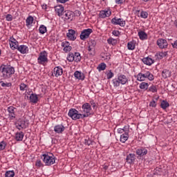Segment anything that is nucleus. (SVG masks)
<instances>
[{
	"label": "nucleus",
	"instance_id": "obj_1",
	"mask_svg": "<svg viewBox=\"0 0 177 177\" xmlns=\"http://www.w3.org/2000/svg\"><path fill=\"white\" fill-rule=\"evenodd\" d=\"M0 71L2 73L3 80H9L15 73V67L9 64H1Z\"/></svg>",
	"mask_w": 177,
	"mask_h": 177
},
{
	"label": "nucleus",
	"instance_id": "obj_2",
	"mask_svg": "<svg viewBox=\"0 0 177 177\" xmlns=\"http://www.w3.org/2000/svg\"><path fill=\"white\" fill-rule=\"evenodd\" d=\"M45 165L50 167L56 162V157L53 153H44L41 157Z\"/></svg>",
	"mask_w": 177,
	"mask_h": 177
},
{
	"label": "nucleus",
	"instance_id": "obj_3",
	"mask_svg": "<svg viewBox=\"0 0 177 177\" xmlns=\"http://www.w3.org/2000/svg\"><path fill=\"white\" fill-rule=\"evenodd\" d=\"M146 78H147L149 81H153L154 80V75L149 71H142V73H139L137 75V81H140V82L145 81Z\"/></svg>",
	"mask_w": 177,
	"mask_h": 177
},
{
	"label": "nucleus",
	"instance_id": "obj_4",
	"mask_svg": "<svg viewBox=\"0 0 177 177\" xmlns=\"http://www.w3.org/2000/svg\"><path fill=\"white\" fill-rule=\"evenodd\" d=\"M68 115L75 121L77 120H80V118H81V113H80L78 111L75 109H71L68 113Z\"/></svg>",
	"mask_w": 177,
	"mask_h": 177
},
{
	"label": "nucleus",
	"instance_id": "obj_5",
	"mask_svg": "<svg viewBox=\"0 0 177 177\" xmlns=\"http://www.w3.org/2000/svg\"><path fill=\"white\" fill-rule=\"evenodd\" d=\"M93 32V30L91 28L84 29L80 34V39L82 41H85L89 38V35H91Z\"/></svg>",
	"mask_w": 177,
	"mask_h": 177
},
{
	"label": "nucleus",
	"instance_id": "obj_6",
	"mask_svg": "<svg viewBox=\"0 0 177 177\" xmlns=\"http://www.w3.org/2000/svg\"><path fill=\"white\" fill-rule=\"evenodd\" d=\"M39 64H44L48 62V53L46 50L40 53L39 57L37 58Z\"/></svg>",
	"mask_w": 177,
	"mask_h": 177
},
{
	"label": "nucleus",
	"instance_id": "obj_7",
	"mask_svg": "<svg viewBox=\"0 0 177 177\" xmlns=\"http://www.w3.org/2000/svg\"><path fill=\"white\" fill-rule=\"evenodd\" d=\"M111 23L113 26H120V27H125V20L122 18L114 17L111 19Z\"/></svg>",
	"mask_w": 177,
	"mask_h": 177
},
{
	"label": "nucleus",
	"instance_id": "obj_8",
	"mask_svg": "<svg viewBox=\"0 0 177 177\" xmlns=\"http://www.w3.org/2000/svg\"><path fill=\"white\" fill-rule=\"evenodd\" d=\"M78 34L75 30L69 29L66 33V37L70 41H75Z\"/></svg>",
	"mask_w": 177,
	"mask_h": 177
},
{
	"label": "nucleus",
	"instance_id": "obj_9",
	"mask_svg": "<svg viewBox=\"0 0 177 177\" xmlns=\"http://www.w3.org/2000/svg\"><path fill=\"white\" fill-rule=\"evenodd\" d=\"M91 111H92V106L88 102H86L82 104V109L80 110V113H86V114L91 115Z\"/></svg>",
	"mask_w": 177,
	"mask_h": 177
},
{
	"label": "nucleus",
	"instance_id": "obj_10",
	"mask_svg": "<svg viewBox=\"0 0 177 177\" xmlns=\"http://www.w3.org/2000/svg\"><path fill=\"white\" fill-rule=\"evenodd\" d=\"M156 44L160 49H167L168 48V41L165 39H158Z\"/></svg>",
	"mask_w": 177,
	"mask_h": 177
},
{
	"label": "nucleus",
	"instance_id": "obj_11",
	"mask_svg": "<svg viewBox=\"0 0 177 177\" xmlns=\"http://www.w3.org/2000/svg\"><path fill=\"white\" fill-rule=\"evenodd\" d=\"M135 160H136V156L135 153H129L127 156L126 161L128 164H130V165L135 164Z\"/></svg>",
	"mask_w": 177,
	"mask_h": 177
},
{
	"label": "nucleus",
	"instance_id": "obj_12",
	"mask_svg": "<svg viewBox=\"0 0 177 177\" xmlns=\"http://www.w3.org/2000/svg\"><path fill=\"white\" fill-rule=\"evenodd\" d=\"M55 13H57V16L59 17L64 15V7H63L62 5L55 6Z\"/></svg>",
	"mask_w": 177,
	"mask_h": 177
},
{
	"label": "nucleus",
	"instance_id": "obj_13",
	"mask_svg": "<svg viewBox=\"0 0 177 177\" xmlns=\"http://www.w3.org/2000/svg\"><path fill=\"white\" fill-rule=\"evenodd\" d=\"M66 129V127L63 124H57L54 127V131L55 133H63Z\"/></svg>",
	"mask_w": 177,
	"mask_h": 177
},
{
	"label": "nucleus",
	"instance_id": "obj_14",
	"mask_svg": "<svg viewBox=\"0 0 177 177\" xmlns=\"http://www.w3.org/2000/svg\"><path fill=\"white\" fill-rule=\"evenodd\" d=\"M118 78L119 79V82L121 85H125V84H128V77L125 75H118Z\"/></svg>",
	"mask_w": 177,
	"mask_h": 177
},
{
	"label": "nucleus",
	"instance_id": "obj_15",
	"mask_svg": "<svg viewBox=\"0 0 177 177\" xmlns=\"http://www.w3.org/2000/svg\"><path fill=\"white\" fill-rule=\"evenodd\" d=\"M129 138V130L127 129L125 130V133H122L120 136V142L122 143H125L126 140H128Z\"/></svg>",
	"mask_w": 177,
	"mask_h": 177
},
{
	"label": "nucleus",
	"instance_id": "obj_16",
	"mask_svg": "<svg viewBox=\"0 0 177 177\" xmlns=\"http://www.w3.org/2000/svg\"><path fill=\"white\" fill-rule=\"evenodd\" d=\"M15 110H16V108L13 106L8 107L7 111H8L11 120L16 118V113H15Z\"/></svg>",
	"mask_w": 177,
	"mask_h": 177
},
{
	"label": "nucleus",
	"instance_id": "obj_17",
	"mask_svg": "<svg viewBox=\"0 0 177 177\" xmlns=\"http://www.w3.org/2000/svg\"><path fill=\"white\" fill-rule=\"evenodd\" d=\"M55 77H60L63 74V68L60 66H56L53 69V73Z\"/></svg>",
	"mask_w": 177,
	"mask_h": 177
},
{
	"label": "nucleus",
	"instance_id": "obj_18",
	"mask_svg": "<svg viewBox=\"0 0 177 177\" xmlns=\"http://www.w3.org/2000/svg\"><path fill=\"white\" fill-rule=\"evenodd\" d=\"M137 156H140V157H143V156H146L147 154V149L145 148H139L136 151Z\"/></svg>",
	"mask_w": 177,
	"mask_h": 177
},
{
	"label": "nucleus",
	"instance_id": "obj_19",
	"mask_svg": "<svg viewBox=\"0 0 177 177\" xmlns=\"http://www.w3.org/2000/svg\"><path fill=\"white\" fill-rule=\"evenodd\" d=\"M142 62L147 66H151L154 63V60L149 57L142 58Z\"/></svg>",
	"mask_w": 177,
	"mask_h": 177
},
{
	"label": "nucleus",
	"instance_id": "obj_20",
	"mask_svg": "<svg viewBox=\"0 0 177 177\" xmlns=\"http://www.w3.org/2000/svg\"><path fill=\"white\" fill-rule=\"evenodd\" d=\"M73 75H74L75 78H76L77 80H81L82 81H84V80H85V75H84V73H82V72L76 71L74 73Z\"/></svg>",
	"mask_w": 177,
	"mask_h": 177
},
{
	"label": "nucleus",
	"instance_id": "obj_21",
	"mask_svg": "<svg viewBox=\"0 0 177 177\" xmlns=\"http://www.w3.org/2000/svg\"><path fill=\"white\" fill-rule=\"evenodd\" d=\"M17 50H19L20 53L24 55L25 53H27V52H28V47L26 45H21L17 48Z\"/></svg>",
	"mask_w": 177,
	"mask_h": 177
},
{
	"label": "nucleus",
	"instance_id": "obj_22",
	"mask_svg": "<svg viewBox=\"0 0 177 177\" xmlns=\"http://www.w3.org/2000/svg\"><path fill=\"white\" fill-rule=\"evenodd\" d=\"M138 37L141 41H145V39H147V33L143 30L139 31Z\"/></svg>",
	"mask_w": 177,
	"mask_h": 177
},
{
	"label": "nucleus",
	"instance_id": "obj_23",
	"mask_svg": "<svg viewBox=\"0 0 177 177\" xmlns=\"http://www.w3.org/2000/svg\"><path fill=\"white\" fill-rule=\"evenodd\" d=\"M64 13H65L64 16L66 20H71L74 17V14L71 11H65Z\"/></svg>",
	"mask_w": 177,
	"mask_h": 177
},
{
	"label": "nucleus",
	"instance_id": "obj_24",
	"mask_svg": "<svg viewBox=\"0 0 177 177\" xmlns=\"http://www.w3.org/2000/svg\"><path fill=\"white\" fill-rule=\"evenodd\" d=\"M162 77L165 80L167 78H169V77H171V71H169V70L167 69H164L162 72Z\"/></svg>",
	"mask_w": 177,
	"mask_h": 177
},
{
	"label": "nucleus",
	"instance_id": "obj_25",
	"mask_svg": "<svg viewBox=\"0 0 177 177\" xmlns=\"http://www.w3.org/2000/svg\"><path fill=\"white\" fill-rule=\"evenodd\" d=\"M23 138H24V133L23 132L16 133L15 140H17V142H21V140H23Z\"/></svg>",
	"mask_w": 177,
	"mask_h": 177
},
{
	"label": "nucleus",
	"instance_id": "obj_26",
	"mask_svg": "<svg viewBox=\"0 0 177 177\" xmlns=\"http://www.w3.org/2000/svg\"><path fill=\"white\" fill-rule=\"evenodd\" d=\"M31 103H37L38 102V95L35 93L30 94L29 97Z\"/></svg>",
	"mask_w": 177,
	"mask_h": 177
},
{
	"label": "nucleus",
	"instance_id": "obj_27",
	"mask_svg": "<svg viewBox=\"0 0 177 177\" xmlns=\"http://www.w3.org/2000/svg\"><path fill=\"white\" fill-rule=\"evenodd\" d=\"M34 21V17L32 16H28L26 20V26H31Z\"/></svg>",
	"mask_w": 177,
	"mask_h": 177
},
{
	"label": "nucleus",
	"instance_id": "obj_28",
	"mask_svg": "<svg viewBox=\"0 0 177 177\" xmlns=\"http://www.w3.org/2000/svg\"><path fill=\"white\" fill-rule=\"evenodd\" d=\"M112 84L114 88H118V86H120V85L121 84V82H120V80L118 79V77H117L112 80Z\"/></svg>",
	"mask_w": 177,
	"mask_h": 177
},
{
	"label": "nucleus",
	"instance_id": "obj_29",
	"mask_svg": "<svg viewBox=\"0 0 177 177\" xmlns=\"http://www.w3.org/2000/svg\"><path fill=\"white\" fill-rule=\"evenodd\" d=\"M168 55V52L167 51H165V52H159L156 54V56L158 57V59H162L163 57H165V56H167Z\"/></svg>",
	"mask_w": 177,
	"mask_h": 177
},
{
	"label": "nucleus",
	"instance_id": "obj_30",
	"mask_svg": "<svg viewBox=\"0 0 177 177\" xmlns=\"http://www.w3.org/2000/svg\"><path fill=\"white\" fill-rule=\"evenodd\" d=\"M84 143L86 146H93V143H95V142H93V140H92V139L87 138L84 139Z\"/></svg>",
	"mask_w": 177,
	"mask_h": 177
},
{
	"label": "nucleus",
	"instance_id": "obj_31",
	"mask_svg": "<svg viewBox=\"0 0 177 177\" xmlns=\"http://www.w3.org/2000/svg\"><path fill=\"white\" fill-rule=\"evenodd\" d=\"M160 107L163 110H166L167 107H169V103H168V102H167L166 100H162L160 104Z\"/></svg>",
	"mask_w": 177,
	"mask_h": 177
},
{
	"label": "nucleus",
	"instance_id": "obj_32",
	"mask_svg": "<svg viewBox=\"0 0 177 177\" xmlns=\"http://www.w3.org/2000/svg\"><path fill=\"white\" fill-rule=\"evenodd\" d=\"M140 89H145V91H147V89H149V83H146L145 82L140 83Z\"/></svg>",
	"mask_w": 177,
	"mask_h": 177
},
{
	"label": "nucleus",
	"instance_id": "obj_33",
	"mask_svg": "<svg viewBox=\"0 0 177 177\" xmlns=\"http://www.w3.org/2000/svg\"><path fill=\"white\" fill-rule=\"evenodd\" d=\"M74 60L76 63L81 62V54L80 53H75L74 54Z\"/></svg>",
	"mask_w": 177,
	"mask_h": 177
},
{
	"label": "nucleus",
	"instance_id": "obj_34",
	"mask_svg": "<svg viewBox=\"0 0 177 177\" xmlns=\"http://www.w3.org/2000/svg\"><path fill=\"white\" fill-rule=\"evenodd\" d=\"M0 84L3 88H11L12 86V82L5 83L3 81H1Z\"/></svg>",
	"mask_w": 177,
	"mask_h": 177
},
{
	"label": "nucleus",
	"instance_id": "obj_35",
	"mask_svg": "<svg viewBox=\"0 0 177 177\" xmlns=\"http://www.w3.org/2000/svg\"><path fill=\"white\" fill-rule=\"evenodd\" d=\"M95 46H96V41L93 39L90 40L88 48L95 49Z\"/></svg>",
	"mask_w": 177,
	"mask_h": 177
},
{
	"label": "nucleus",
	"instance_id": "obj_36",
	"mask_svg": "<svg viewBox=\"0 0 177 177\" xmlns=\"http://www.w3.org/2000/svg\"><path fill=\"white\" fill-rule=\"evenodd\" d=\"M39 31L40 34H45V32H46L47 31L46 26H45L44 25H41L39 28Z\"/></svg>",
	"mask_w": 177,
	"mask_h": 177
},
{
	"label": "nucleus",
	"instance_id": "obj_37",
	"mask_svg": "<svg viewBox=\"0 0 177 177\" xmlns=\"http://www.w3.org/2000/svg\"><path fill=\"white\" fill-rule=\"evenodd\" d=\"M127 49L129 50H133L135 49V44L132 41H130L127 44Z\"/></svg>",
	"mask_w": 177,
	"mask_h": 177
},
{
	"label": "nucleus",
	"instance_id": "obj_38",
	"mask_svg": "<svg viewBox=\"0 0 177 177\" xmlns=\"http://www.w3.org/2000/svg\"><path fill=\"white\" fill-rule=\"evenodd\" d=\"M5 177H15V171H7L5 174Z\"/></svg>",
	"mask_w": 177,
	"mask_h": 177
},
{
	"label": "nucleus",
	"instance_id": "obj_39",
	"mask_svg": "<svg viewBox=\"0 0 177 177\" xmlns=\"http://www.w3.org/2000/svg\"><path fill=\"white\" fill-rule=\"evenodd\" d=\"M106 64L104 63H101L99 64L98 67H97V70L99 71H103L104 70H106Z\"/></svg>",
	"mask_w": 177,
	"mask_h": 177
},
{
	"label": "nucleus",
	"instance_id": "obj_40",
	"mask_svg": "<svg viewBox=\"0 0 177 177\" xmlns=\"http://www.w3.org/2000/svg\"><path fill=\"white\" fill-rule=\"evenodd\" d=\"M10 46L12 50L17 49V48H19V41H17V43L15 42V44L10 43Z\"/></svg>",
	"mask_w": 177,
	"mask_h": 177
},
{
	"label": "nucleus",
	"instance_id": "obj_41",
	"mask_svg": "<svg viewBox=\"0 0 177 177\" xmlns=\"http://www.w3.org/2000/svg\"><path fill=\"white\" fill-rule=\"evenodd\" d=\"M6 142L1 141L0 142V151H2L3 150H5L6 149Z\"/></svg>",
	"mask_w": 177,
	"mask_h": 177
},
{
	"label": "nucleus",
	"instance_id": "obj_42",
	"mask_svg": "<svg viewBox=\"0 0 177 177\" xmlns=\"http://www.w3.org/2000/svg\"><path fill=\"white\" fill-rule=\"evenodd\" d=\"M148 91L149 92H152L153 93H156V92H157V86L152 85L150 87H149Z\"/></svg>",
	"mask_w": 177,
	"mask_h": 177
},
{
	"label": "nucleus",
	"instance_id": "obj_43",
	"mask_svg": "<svg viewBox=\"0 0 177 177\" xmlns=\"http://www.w3.org/2000/svg\"><path fill=\"white\" fill-rule=\"evenodd\" d=\"M148 17H149V13L147 12L141 11L140 17H142V19H147Z\"/></svg>",
	"mask_w": 177,
	"mask_h": 177
},
{
	"label": "nucleus",
	"instance_id": "obj_44",
	"mask_svg": "<svg viewBox=\"0 0 177 177\" xmlns=\"http://www.w3.org/2000/svg\"><path fill=\"white\" fill-rule=\"evenodd\" d=\"M91 107H93V110H96L97 109V106H96V103H95V101L93 100H91L89 103Z\"/></svg>",
	"mask_w": 177,
	"mask_h": 177
},
{
	"label": "nucleus",
	"instance_id": "obj_45",
	"mask_svg": "<svg viewBox=\"0 0 177 177\" xmlns=\"http://www.w3.org/2000/svg\"><path fill=\"white\" fill-rule=\"evenodd\" d=\"M67 60L69 62H74V53H69L68 57H67Z\"/></svg>",
	"mask_w": 177,
	"mask_h": 177
},
{
	"label": "nucleus",
	"instance_id": "obj_46",
	"mask_svg": "<svg viewBox=\"0 0 177 177\" xmlns=\"http://www.w3.org/2000/svg\"><path fill=\"white\" fill-rule=\"evenodd\" d=\"M17 123L20 125V127H21V128H24L26 129V128L27 127L26 126V120H21L18 121Z\"/></svg>",
	"mask_w": 177,
	"mask_h": 177
},
{
	"label": "nucleus",
	"instance_id": "obj_47",
	"mask_svg": "<svg viewBox=\"0 0 177 177\" xmlns=\"http://www.w3.org/2000/svg\"><path fill=\"white\" fill-rule=\"evenodd\" d=\"M87 50H88L90 56H95V48H88Z\"/></svg>",
	"mask_w": 177,
	"mask_h": 177
},
{
	"label": "nucleus",
	"instance_id": "obj_48",
	"mask_svg": "<svg viewBox=\"0 0 177 177\" xmlns=\"http://www.w3.org/2000/svg\"><path fill=\"white\" fill-rule=\"evenodd\" d=\"M36 167H38V168H41V167H44V164H42V162L41 160H37L35 163Z\"/></svg>",
	"mask_w": 177,
	"mask_h": 177
},
{
	"label": "nucleus",
	"instance_id": "obj_49",
	"mask_svg": "<svg viewBox=\"0 0 177 177\" xmlns=\"http://www.w3.org/2000/svg\"><path fill=\"white\" fill-rule=\"evenodd\" d=\"M106 77L107 80H111V78L114 77V73L110 71L109 73H107Z\"/></svg>",
	"mask_w": 177,
	"mask_h": 177
},
{
	"label": "nucleus",
	"instance_id": "obj_50",
	"mask_svg": "<svg viewBox=\"0 0 177 177\" xmlns=\"http://www.w3.org/2000/svg\"><path fill=\"white\" fill-rule=\"evenodd\" d=\"M28 88L26 84L22 83L19 86L20 91H26V88Z\"/></svg>",
	"mask_w": 177,
	"mask_h": 177
},
{
	"label": "nucleus",
	"instance_id": "obj_51",
	"mask_svg": "<svg viewBox=\"0 0 177 177\" xmlns=\"http://www.w3.org/2000/svg\"><path fill=\"white\" fill-rule=\"evenodd\" d=\"M6 19L7 20V21H12V20H13V16H12V15L10 14H8L6 16Z\"/></svg>",
	"mask_w": 177,
	"mask_h": 177
},
{
	"label": "nucleus",
	"instance_id": "obj_52",
	"mask_svg": "<svg viewBox=\"0 0 177 177\" xmlns=\"http://www.w3.org/2000/svg\"><path fill=\"white\" fill-rule=\"evenodd\" d=\"M100 17L101 19H104L106 18V11L105 10H102V11H100Z\"/></svg>",
	"mask_w": 177,
	"mask_h": 177
},
{
	"label": "nucleus",
	"instance_id": "obj_53",
	"mask_svg": "<svg viewBox=\"0 0 177 177\" xmlns=\"http://www.w3.org/2000/svg\"><path fill=\"white\" fill-rule=\"evenodd\" d=\"M71 49H73V47H71V46H66V47H64V52H66V53H67L68 52H70V50H71Z\"/></svg>",
	"mask_w": 177,
	"mask_h": 177
},
{
	"label": "nucleus",
	"instance_id": "obj_54",
	"mask_svg": "<svg viewBox=\"0 0 177 177\" xmlns=\"http://www.w3.org/2000/svg\"><path fill=\"white\" fill-rule=\"evenodd\" d=\"M150 107H157V102L154 100H153L150 103H149Z\"/></svg>",
	"mask_w": 177,
	"mask_h": 177
},
{
	"label": "nucleus",
	"instance_id": "obj_55",
	"mask_svg": "<svg viewBox=\"0 0 177 177\" xmlns=\"http://www.w3.org/2000/svg\"><path fill=\"white\" fill-rule=\"evenodd\" d=\"M80 118H86V117H88L91 115V114L89 113H84L83 114L80 113Z\"/></svg>",
	"mask_w": 177,
	"mask_h": 177
},
{
	"label": "nucleus",
	"instance_id": "obj_56",
	"mask_svg": "<svg viewBox=\"0 0 177 177\" xmlns=\"http://www.w3.org/2000/svg\"><path fill=\"white\" fill-rule=\"evenodd\" d=\"M115 2L118 5H122V3H125V0H115Z\"/></svg>",
	"mask_w": 177,
	"mask_h": 177
},
{
	"label": "nucleus",
	"instance_id": "obj_57",
	"mask_svg": "<svg viewBox=\"0 0 177 177\" xmlns=\"http://www.w3.org/2000/svg\"><path fill=\"white\" fill-rule=\"evenodd\" d=\"M62 48H66V46H70V43L68 41H65L62 43Z\"/></svg>",
	"mask_w": 177,
	"mask_h": 177
},
{
	"label": "nucleus",
	"instance_id": "obj_58",
	"mask_svg": "<svg viewBox=\"0 0 177 177\" xmlns=\"http://www.w3.org/2000/svg\"><path fill=\"white\" fill-rule=\"evenodd\" d=\"M10 44H15V42L17 43V40L13 37H10L9 39Z\"/></svg>",
	"mask_w": 177,
	"mask_h": 177
},
{
	"label": "nucleus",
	"instance_id": "obj_59",
	"mask_svg": "<svg viewBox=\"0 0 177 177\" xmlns=\"http://www.w3.org/2000/svg\"><path fill=\"white\" fill-rule=\"evenodd\" d=\"M113 35H115V37H119L120 35V31L118 30H113L112 32Z\"/></svg>",
	"mask_w": 177,
	"mask_h": 177
},
{
	"label": "nucleus",
	"instance_id": "obj_60",
	"mask_svg": "<svg viewBox=\"0 0 177 177\" xmlns=\"http://www.w3.org/2000/svg\"><path fill=\"white\" fill-rule=\"evenodd\" d=\"M104 11H105L106 17H109V16H111V11H110V10H104Z\"/></svg>",
	"mask_w": 177,
	"mask_h": 177
},
{
	"label": "nucleus",
	"instance_id": "obj_61",
	"mask_svg": "<svg viewBox=\"0 0 177 177\" xmlns=\"http://www.w3.org/2000/svg\"><path fill=\"white\" fill-rule=\"evenodd\" d=\"M171 46L174 49H177V40H176L174 43H171Z\"/></svg>",
	"mask_w": 177,
	"mask_h": 177
},
{
	"label": "nucleus",
	"instance_id": "obj_62",
	"mask_svg": "<svg viewBox=\"0 0 177 177\" xmlns=\"http://www.w3.org/2000/svg\"><path fill=\"white\" fill-rule=\"evenodd\" d=\"M57 3H66V2H68V0H57Z\"/></svg>",
	"mask_w": 177,
	"mask_h": 177
},
{
	"label": "nucleus",
	"instance_id": "obj_63",
	"mask_svg": "<svg viewBox=\"0 0 177 177\" xmlns=\"http://www.w3.org/2000/svg\"><path fill=\"white\" fill-rule=\"evenodd\" d=\"M16 127L17 128V129H19V131H21V129H25L24 128H21V126H20V124L18 123H17Z\"/></svg>",
	"mask_w": 177,
	"mask_h": 177
},
{
	"label": "nucleus",
	"instance_id": "obj_64",
	"mask_svg": "<svg viewBox=\"0 0 177 177\" xmlns=\"http://www.w3.org/2000/svg\"><path fill=\"white\" fill-rule=\"evenodd\" d=\"M125 131L126 130H124V129H118V133H125Z\"/></svg>",
	"mask_w": 177,
	"mask_h": 177
}]
</instances>
